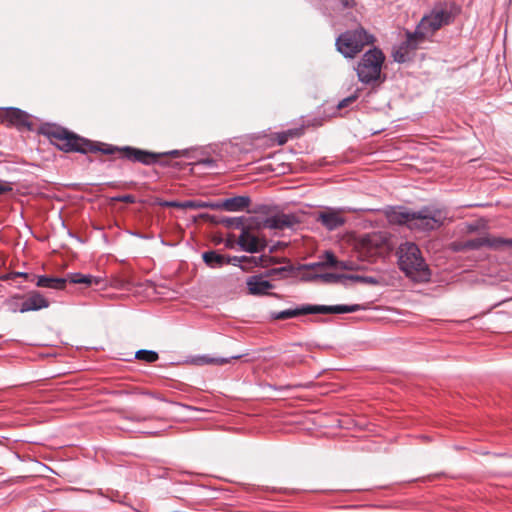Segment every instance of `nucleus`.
<instances>
[{
    "label": "nucleus",
    "instance_id": "22",
    "mask_svg": "<svg viewBox=\"0 0 512 512\" xmlns=\"http://www.w3.org/2000/svg\"><path fill=\"white\" fill-rule=\"evenodd\" d=\"M67 277H49L46 275L38 276L36 286L43 288H51L56 290H63L67 283Z\"/></svg>",
    "mask_w": 512,
    "mask_h": 512
},
{
    "label": "nucleus",
    "instance_id": "35",
    "mask_svg": "<svg viewBox=\"0 0 512 512\" xmlns=\"http://www.w3.org/2000/svg\"><path fill=\"white\" fill-rule=\"evenodd\" d=\"M342 270H354L355 264L352 261H338L337 267Z\"/></svg>",
    "mask_w": 512,
    "mask_h": 512
},
{
    "label": "nucleus",
    "instance_id": "40",
    "mask_svg": "<svg viewBox=\"0 0 512 512\" xmlns=\"http://www.w3.org/2000/svg\"><path fill=\"white\" fill-rule=\"evenodd\" d=\"M280 246H286V244L282 243V242H277L276 244L272 245V246H267V253L269 255H273Z\"/></svg>",
    "mask_w": 512,
    "mask_h": 512
},
{
    "label": "nucleus",
    "instance_id": "1",
    "mask_svg": "<svg viewBox=\"0 0 512 512\" xmlns=\"http://www.w3.org/2000/svg\"><path fill=\"white\" fill-rule=\"evenodd\" d=\"M40 131L49 139L52 145L65 153L77 152L87 154L100 152L105 155H113L119 152L121 158L146 166L156 164L158 158H160V154L157 152L132 146L117 147L111 144L91 141L56 124H45L41 126Z\"/></svg>",
    "mask_w": 512,
    "mask_h": 512
},
{
    "label": "nucleus",
    "instance_id": "20",
    "mask_svg": "<svg viewBox=\"0 0 512 512\" xmlns=\"http://www.w3.org/2000/svg\"><path fill=\"white\" fill-rule=\"evenodd\" d=\"M251 204V198L249 196H235L223 200L225 211L238 212L248 208Z\"/></svg>",
    "mask_w": 512,
    "mask_h": 512
},
{
    "label": "nucleus",
    "instance_id": "5",
    "mask_svg": "<svg viewBox=\"0 0 512 512\" xmlns=\"http://www.w3.org/2000/svg\"><path fill=\"white\" fill-rule=\"evenodd\" d=\"M374 36L368 33L363 27L355 30H347L341 33L335 42L337 51L345 58H353L362 51L365 45L374 42Z\"/></svg>",
    "mask_w": 512,
    "mask_h": 512
},
{
    "label": "nucleus",
    "instance_id": "12",
    "mask_svg": "<svg viewBox=\"0 0 512 512\" xmlns=\"http://www.w3.org/2000/svg\"><path fill=\"white\" fill-rule=\"evenodd\" d=\"M2 120L17 128H27L32 130V123L29 121V114L19 108L8 107L2 111Z\"/></svg>",
    "mask_w": 512,
    "mask_h": 512
},
{
    "label": "nucleus",
    "instance_id": "21",
    "mask_svg": "<svg viewBox=\"0 0 512 512\" xmlns=\"http://www.w3.org/2000/svg\"><path fill=\"white\" fill-rule=\"evenodd\" d=\"M203 262L211 269H219L226 265V255L217 250H208L202 253Z\"/></svg>",
    "mask_w": 512,
    "mask_h": 512
},
{
    "label": "nucleus",
    "instance_id": "44",
    "mask_svg": "<svg viewBox=\"0 0 512 512\" xmlns=\"http://www.w3.org/2000/svg\"><path fill=\"white\" fill-rule=\"evenodd\" d=\"M478 228H479V226L477 224H469L468 225V231L469 232H475V231L478 230Z\"/></svg>",
    "mask_w": 512,
    "mask_h": 512
},
{
    "label": "nucleus",
    "instance_id": "17",
    "mask_svg": "<svg viewBox=\"0 0 512 512\" xmlns=\"http://www.w3.org/2000/svg\"><path fill=\"white\" fill-rule=\"evenodd\" d=\"M317 221L320 222L327 230L332 231L346 222V219L341 215L340 211L329 208L318 214Z\"/></svg>",
    "mask_w": 512,
    "mask_h": 512
},
{
    "label": "nucleus",
    "instance_id": "10",
    "mask_svg": "<svg viewBox=\"0 0 512 512\" xmlns=\"http://www.w3.org/2000/svg\"><path fill=\"white\" fill-rule=\"evenodd\" d=\"M504 246L512 247V239L485 236L468 239L461 243V248L463 250H479L482 247L498 250Z\"/></svg>",
    "mask_w": 512,
    "mask_h": 512
},
{
    "label": "nucleus",
    "instance_id": "16",
    "mask_svg": "<svg viewBox=\"0 0 512 512\" xmlns=\"http://www.w3.org/2000/svg\"><path fill=\"white\" fill-rule=\"evenodd\" d=\"M263 274L253 275L247 278L246 285L249 294L254 296L268 295V291L274 288V285L265 280Z\"/></svg>",
    "mask_w": 512,
    "mask_h": 512
},
{
    "label": "nucleus",
    "instance_id": "41",
    "mask_svg": "<svg viewBox=\"0 0 512 512\" xmlns=\"http://www.w3.org/2000/svg\"><path fill=\"white\" fill-rule=\"evenodd\" d=\"M143 394L148 395V396H150V397H152L154 399H157L159 401H162V402H166L167 401L162 395L156 394L154 392L146 391V392H143Z\"/></svg>",
    "mask_w": 512,
    "mask_h": 512
},
{
    "label": "nucleus",
    "instance_id": "34",
    "mask_svg": "<svg viewBox=\"0 0 512 512\" xmlns=\"http://www.w3.org/2000/svg\"><path fill=\"white\" fill-rule=\"evenodd\" d=\"M205 208H210L213 210H225V206L223 205V200L215 201V202H205Z\"/></svg>",
    "mask_w": 512,
    "mask_h": 512
},
{
    "label": "nucleus",
    "instance_id": "32",
    "mask_svg": "<svg viewBox=\"0 0 512 512\" xmlns=\"http://www.w3.org/2000/svg\"><path fill=\"white\" fill-rule=\"evenodd\" d=\"M167 157L165 158H158V161L156 162V164H159L160 166L162 167H173V168H176V169H181L182 168V163L181 162H172L168 159H166Z\"/></svg>",
    "mask_w": 512,
    "mask_h": 512
},
{
    "label": "nucleus",
    "instance_id": "33",
    "mask_svg": "<svg viewBox=\"0 0 512 512\" xmlns=\"http://www.w3.org/2000/svg\"><path fill=\"white\" fill-rule=\"evenodd\" d=\"M160 154V158H165V157H180V156H187L188 155V151L187 150H171V151H167V152H161L159 153Z\"/></svg>",
    "mask_w": 512,
    "mask_h": 512
},
{
    "label": "nucleus",
    "instance_id": "43",
    "mask_svg": "<svg viewBox=\"0 0 512 512\" xmlns=\"http://www.w3.org/2000/svg\"><path fill=\"white\" fill-rule=\"evenodd\" d=\"M119 200L121 201H124V202H128V203H133L134 202V197L132 195H124L120 198H118Z\"/></svg>",
    "mask_w": 512,
    "mask_h": 512
},
{
    "label": "nucleus",
    "instance_id": "23",
    "mask_svg": "<svg viewBox=\"0 0 512 512\" xmlns=\"http://www.w3.org/2000/svg\"><path fill=\"white\" fill-rule=\"evenodd\" d=\"M285 266L277 267V268H270L266 270L264 273H262L266 278H278V279H285L288 278L291 274L294 273L295 268L293 264H291V261L289 260V263H285Z\"/></svg>",
    "mask_w": 512,
    "mask_h": 512
},
{
    "label": "nucleus",
    "instance_id": "24",
    "mask_svg": "<svg viewBox=\"0 0 512 512\" xmlns=\"http://www.w3.org/2000/svg\"><path fill=\"white\" fill-rule=\"evenodd\" d=\"M248 260L249 256L242 255V256H229L226 255V265H233L240 267L243 271H248Z\"/></svg>",
    "mask_w": 512,
    "mask_h": 512
},
{
    "label": "nucleus",
    "instance_id": "30",
    "mask_svg": "<svg viewBox=\"0 0 512 512\" xmlns=\"http://www.w3.org/2000/svg\"><path fill=\"white\" fill-rule=\"evenodd\" d=\"M349 281L352 282H359V283H365V284H377L378 281L372 276H362V275H353L349 274Z\"/></svg>",
    "mask_w": 512,
    "mask_h": 512
},
{
    "label": "nucleus",
    "instance_id": "2",
    "mask_svg": "<svg viewBox=\"0 0 512 512\" xmlns=\"http://www.w3.org/2000/svg\"><path fill=\"white\" fill-rule=\"evenodd\" d=\"M399 269L414 282H428L431 270L417 244L413 242L402 243L396 252Z\"/></svg>",
    "mask_w": 512,
    "mask_h": 512
},
{
    "label": "nucleus",
    "instance_id": "39",
    "mask_svg": "<svg viewBox=\"0 0 512 512\" xmlns=\"http://www.w3.org/2000/svg\"><path fill=\"white\" fill-rule=\"evenodd\" d=\"M12 191V186L8 182H0V195L9 193Z\"/></svg>",
    "mask_w": 512,
    "mask_h": 512
},
{
    "label": "nucleus",
    "instance_id": "11",
    "mask_svg": "<svg viewBox=\"0 0 512 512\" xmlns=\"http://www.w3.org/2000/svg\"><path fill=\"white\" fill-rule=\"evenodd\" d=\"M49 306V301L41 295L39 291H32L28 297L20 304L11 303L12 312L26 313L29 311H38Z\"/></svg>",
    "mask_w": 512,
    "mask_h": 512
},
{
    "label": "nucleus",
    "instance_id": "8",
    "mask_svg": "<svg viewBox=\"0 0 512 512\" xmlns=\"http://www.w3.org/2000/svg\"><path fill=\"white\" fill-rule=\"evenodd\" d=\"M426 38L417 28L413 32L406 31V39L393 48L392 57L397 63H406L412 60L414 52L424 43Z\"/></svg>",
    "mask_w": 512,
    "mask_h": 512
},
{
    "label": "nucleus",
    "instance_id": "42",
    "mask_svg": "<svg viewBox=\"0 0 512 512\" xmlns=\"http://www.w3.org/2000/svg\"><path fill=\"white\" fill-rule=\"evenodd\" d=\"M288 141V134L287 133H281L278 135V143L280 145L285 144Z\"/></svg>",
    "mask_w": 512,
    "mask_h": 512
},
{
    "label": "nucleus",
    "instance_id": "31",
    "mask_svg": "<svg viewBox=\"0 0 512 512\" xmlns=\"http://www.w3.org/2000/svg\"><path fill=\"white\" fill-rule=\"evenodd\" d=\"M357 99H358V94L354 93V94L342 99L338 103L337 109L341 110V109L347 108V107L351 106L353 103H355Z\"/></svg>",
    "mask_w": 512,
    "mask_h": 512
},
{
    "label": "nucleus",
    "instance_id": "25",
    "mask_svg": "<svg viewBox=\"0 0 512 512\" xmlns=\"http://www.w3.org/2000/svg\"><path fill=\"white\" fill-rule=\"evenodd\" d=\"M323 258H324V260L322 262L310 264L309 267L310 268H316V267H322V266H329V267H334V268L337 267L339 260L337 259V257L334 255L333 252L326 251Z\"/></svg>",
    "mask_w": 512,
    "mask_h": 512
},
{
    "label": "nucleus",
    "instance_id": "38",
    "mask_svg": "<svg viewBox=\"0 0 512 512\" xmlns=\"http://www.w3.org/2000/svg\"><path fill=\"white\" fill-rule=\"evenodd\" d=\"M342 9H351L356 6L355 0H339Z\"/></svg>",
    "mask_w": 512,
    "mask_h": 512
},
{
    "label": "nucleus",
    "instance_id": "37",
    "mask_svg": "<svg viewBox=\"0 0 512 512\" xmlns=\"http://www.w3.org/2000/svg\"><path fill=\"white\" fill-rule=\"evenodd\" d=\"M196 164L204 165L209 168H214V167H216V160H214L213 158H204V159L199 160Z\"/></svg>",
    "mask_w": 512,
    "mask_h": 512
},
{
    "label": "nucleus",
    "instance_id": "19",
    "mask_svg": "<svg viewBox=\"0 0 512 512\" xmlns=\"http://www.w3.org/2000/svg\"><path fill=\"white\" fill-rule=\"evenodd\" d=\"M203 217H207L210 222L214 224H222L226 228H235L241 229L246 228L244 225L245 218L241 217H226V216H214V215H202Z\"/></svg>",
    "mask_w": 512,
    "mask_h": 512
},
{
    "label": "nucleus",
    "instance_id": "28",
    "mask_svg": "<svg viewBox=\"0 0 512 512\" xmlns=\"http://www.w3.org/2000/svg\"><path fill=\"white\" fill-rule=\"evenodd\" d=\"M166 206L197 209V208H205V202L196 201V200H187L184 202L171 201V202H166Z\"/></svg>",
    "mask_w": 512,
    "mask_h": 512
},
{
    "label": "nucleus",
    "instance_id": "18",
    "mask_svg": "<svg viewBox=\"0 0 512 512\" xmlns=\"http://www.w3.org/2000/svg\"><path fill=\"white\" fill-rule=\"evenodd\" d=\"M259 256H249V269L253 267L269 268L270 266L282 263H289V258L269 255L266 250Z\"/></svg>",
    "mask_w": 512,
    "mask_h": 512
},
{
    "label": "nucleus",
    "instance_id": "46",
    "mask_svg": "<svg viewBox=\"0 0 512 512\" xmlns=\"http://www.w3.org/2000/svg\"><path fill=\"white\" fill-rule=\"evenodd\" d=\"M225 246H226L227 248H233V247H234V244H233V242H231L230 240H227V241H226V243H225Z\"/></svg>",
    "mask_w": 512,
    "mask_h": 512
},
{
    "label": "nucleus",
    "instance_id": "14",
    "mask_svg": "<svg viewBox=\"0 0 512 512\" xmlns=\"http://www.w3.org/2000/svg\"><path fill=\"white\" fill-rule=\"evenodd\" d=\"M67 281L72 284L84 285L85 288L103 289L107 286V280L105 278L79 272L68 273Z\"/></svg>",
    "mask_w": 512,
    "mask_h": 512
},
{
    "label": "nucleus",
    "instance_id": "15",
    "mask_svg": "<svg viewBox=\"0 0 512 512\" xmlns=\"http://www.w3.org/2000/svg\"><path fill=\"white\" fill-rule=\"evenodd\" d=\"M299 224L298 218L294 214H276L263 220V227L274 230H283L285 228H293Z\"/></svg>",
    "mask_w": 512,
    "mask_h": 512
},
{
    "label": "nucleus",
    "instance_id": "36",
    "mask_svg": "<svg viewBox=\"0 0 512 512\" xmlns=\"http://www.w3.org/2000/svg\"><path fill=\"white\" fill-rule=\"evenodd\" d=\"M16 277L28 278L29 274L26 273V272H12V273H9V274H6V275L2 276L1 279L2 280H10V279H14Z\"/></svg>",
    "mask_w": 512,
    "mask_h": 512
},
{
    "label": "nucleus",
    "instance_id": "7",
    "mask_svg": "<svg viewBox=\"0 0 512 512\" xmlns=\"http://www.w3.org/2000/svg\"><path fill=\"white\" fill-rule=\"evenodd\" d=\"M453 19L452 11L446 5L440 4L435 6L428 15H425L416 28L427 38L428 34H433L442 26L452 23Z\"/></svg>",
    "mask_w": 512,
    "mask_h": 512
},
{
    "label": "nucleus",
    "instance_id": "13",
    "mask_svg": "<svg viewBox=\"0 0 512 512\" xmlns=\"http://www.w3.org/2000/svg\"><path fill=\"white\" fill-rule=\"evenodd\" d=\"M384 215L390 224L405 225L410 228L413 211L404 206H388L384 210Z\"/></svg>",
    "mask_w": 512,
    "mask_h": 512
},
{
    "label": "nucleus",
    "instance_id": "3",
    "mask_svg": "<svg viewBox=\"0 0 512 512\" xmlns=\"http://www.w3.org/2000/svg\"><path fill=\"white\" fill-rule=\"evenodd\" d=\"M363 307L359 304L353 305H312L304 304L293 309L283 311H273L270 313L272 320H286L307 314H344L353 313L361 310Z\"/></svg>",
    "mask_w": 512,
    "mask_h": 512
},
{
    "label": "nucleus",
    "instance_id": "4",
    "mask_svg": "<svg viewBox=\"0 0 512 512\" xmlns=\"http://www.w3.org/2000/svg\"><path fill=\"white\" fill-rule=\"evenodd\" d=\"M384 61L385 55L381 49L373 47L367 50L355 68L358 80L366 85L379 81Z\"/></svg>",
    "mask_w": 512,
    "mask_h": 512
},
{
    "label": "nucleus",
    "instance_id": "26",
    "mask_svg": "<svg viewBox=\"0 0 512 512\" xmlns=\"http://www.w3.org/2000/svg\"><path fill=\"white\" fill-rule=\"evenodd\" d=\"M325 283H339L345 284L349 281V274H336V273H323L318 276Z\"/></svg>",
    "mask_w": 512,
    "mask_h": 512
},
{
    "label": "nucleus",
    "instance_id": "6",
    "mask_svg": "<svg viewBox=\"0 0 512 512\" xmlns=\"http://www.w3.org/2000/svg\"><path fill=\"white\" fill-rule=\"evenodd\" d=\"M446 212L434 206H423L418 211H413L410 230L419 232H431L444 225Z\"/></svg>",
    "mask_w": 512,
    "mask_h": 512
},
{
    "label": "nucleus",
    "instance_id": "29",
    "mask_svg": "<svg viewBox=\"0 0 512 512\" xmlns=\"http://www.w3.org/2000/svg\"><path fill=\"white\" fill-rule=\"evenodd\" d=\"M242 355H234L229 358H217V357H210V356H202L201 362L203 364H216V365H224L230 362V360H237L240 359Z\"/></svg>",
    "mask_w": 512,
    "mask_h": 512
},
{
    "label": "nucleus",
    "instance_id": "27",
    "mask_svg": "<svg viewBox=\"0 0 512 512\" xmlns=\"http://www.w3.org/2000/svg\"><path fill=\"white\" fill-rule=\"evenodd\" d=\"M135 358L146 363H154L159 359L156 351L141 349L135 353Z\"/></svg>",
    "mask_w": 512,
    "mask_h": 512
},
{
    "label": "nucleus",
    "instance_id": "45",
    "mask_svg": "<svg viewBox=\"0 0 512 512\" xmlns=\"http://www.w3.org/2000/svg\"><path fill=\"white\" fill-rule=\"evenodd\" d=\"M68 235H69L70 237H72V238L77 239L78 241H81L80 237H79V236H77V235H75V234H74V233H72L71 231H68Z\"/></svg>",
    "mask_w": 512,
    "mask_h": 512
},
{
    "label": "nucleus",
    "instance_id": "9",
    "mask_svg": "<svg viewBox=\"0 0 512 512\" xmlns=\"http://www.w3.org/2000/svg\"><path fill=\"white\" fill-rule=\"evenodd\" d=\"M237 244L242 251L247 253L255 254L264 252L268 246V242L265 237H259L254 233L250 232L249 229L243 228L241 234L238 237Z\"/></svg>",
    "mask_w": 512,
    "mask_h": 512
}]
</instances>
